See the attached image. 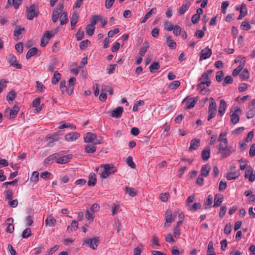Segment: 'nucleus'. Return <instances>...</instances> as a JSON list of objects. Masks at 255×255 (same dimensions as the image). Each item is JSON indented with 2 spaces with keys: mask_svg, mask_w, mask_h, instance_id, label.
I'll use <instances>...</instances> for the list:
<instances>
[{
  "mask_svg": "<svg viewBox=\"0 0 255 255\" xmlns=\"http://www.w3.org/2000/svg\"><path fill=\"white\" fill-rule=\"evenodd\" d=\"M72 158L71 154L64 155L63 152H59L52 154L45 159V164H49L51 162H56L58 164H63L68 162Z\"/></svg>",
  "mask_w": 255,
  "mask_h": 255,
  "instance_id": "obj_1",
  "label": "nucleus"
},
{
  "mask_svg": "<svg viewBox=\"0 0 255 255\" xmlns=\"http://www.w3.org/2000/svg\"><path fill=\"white\" fill-rule=\"evenodd\" d=\"M218 153L221 154V158H225L233 152L235 150L232 146L228 145V140H225L222 142H219L218 146Z\"/></svg>",
  "mask_w": 255,
  "mask_h": 255,
  "instance_id": "obj_2",
  "label": "nucleus"
},
{
  "mask_svg": "<svg viewBox=\"0 0 255 255\" xmlns=\"http://www.w3.org/2000/svg\"><path fill=\"white\" fill-rule=\"evenodd\" d=\"M104 171L100 174V176L103 179L108 178L111 174L117 171V169L112 165L106 164L102 165Z\"/></svg>",
  "mask_w": 255,
  "mask_h": 255,
  "instance_id": "obj_3",
  "label": "nucleus"
},
{
  "mask_svg": "<svg viewBox=\"0 0 255 255\" xmlns=\"http://www.w3.org/2000/svg\"><path fill=\"white\" fill-rule=\"evenodd\" d=\"M210 104L208 107V121H210L214 118L216 115L217 104L215 100L213 98L209 99Z\"/></svg>",
  "mask_w": 255,
  "mask_h": 255,
  "instance_id": "obj_4",
  "label": "nucleus"
},
{
  "mask_svg": "<svg viewBox=\"0 0 255 255\" xmlns=\"http://www.w3.org/2000/svg\"><path fill=\"white\" fill-rule=\"evenodd\" d=\"M38 13V9L37 6L32 4L29 7H27L26 10V18L29 20L33 19L36 17Z\"/></svg>",
  "mask_w": 255,
  "mask_h": 255,
  "instance_id": "obj_5",
  "label": "nucleus"
},
{
  "mask_svg": "<svg viewBox=\"0 0 255 255\" xmlns=\"http://www.w3.org/2000/svg\"><path fill=\"white\" fill-rule=\"evenodd\" d=\"M242 113V110L240 108H237L233 110L231 109L230 112L231 116V123L235 125L238 123L240 120V115Z\"/></svg>",
  "mask_w": 255,
  "mask_h": 255,
  "instance_id": "obj_6",
  "label": "nucleus"
},
{
  "mask_svg": "<svg viewBox=\"0 0 255 255\" xmlns=\"http://www.w3.org/2000/svg\"><path fill=\"white\" fill-rule=\"evenodd\" d=\"M56 32L53 31H46L43 34L41 39L40 45L42 47H45L48 43L50 38L53 37Z\"/></svg>",
  "mask_w": 255,
  "mask_h": 255,
  "instance_id": "obj_7",
  "label": "nucleus"
},
{
  "mask_svg": "<svg viewBox=\"0 0 255 255\" xmlns=\"http://www.w3.org/2000/svg\"><path fill=\"white\" fill-rule=\"evenodd\" d=\"M102 143V139L97 140L92 144H89L85 145V151L87 153H93L96 150V145L100 144Z\"/></svg>",
  "mask_w": 255,
  "mask_h": 255,
  "instance_id": "obj_8",
  "label": "nucleus"
},
{
  "mask_svg": "<svg viewBox=\"0 0 255 255\" xmlns=\"http://www.w3.org/2000/svg\"><path fill=\"white\" fill-rule=\"evenodd\" d=\"M99 238L94 237L92 239H86L84 241V243L89 245V247L93 250H96L99 244Z\"/></svg>",
  "mask_w": 255,
  "mask_h": 255,
  "instance_id": "obj_9",
  "label": "nucleus"
},
{
  "mask_svg": "<svg viewBox=\"0 0 255 255\" xmlns=\"http://www.w3.org/2000/svg\"><path fill=\"white\" fill-rule=\"evenodd\" d=\"M63 8V4L59 3L57 7L55 8L53 12L52 19L53 22H56L59 17L60 14L62 12Z\"/></svg>",
  "mask_w": 255,
  "mask_h": 255,
  "instance_id": "obj_10",
  "label": "nucleus"
},
{
  "mask_svg": "<svg viewBox=\"0 0 255 255\" xmlns=\"http://www.w3.org/2000/svg\"><path fill=\"white\" fill-rule=\"evenodd\" d=\"M211 55L212 50L209 47H206L201 51L200 60L208 59L211 57Z\"/></svg>",
  "mask_w": 255,
  "mask_h": 255,
  "instance_id": "obj_11",
  "label": "nucleus"
},
{
  "mask_svg": "<svg viewBox=\"0 0 255 255\" xmlns=\"http://www.w3.org/2000/svg\"><path fill=\"white\" fill-rule=\"evenodd\" d=\"M245 177L251 182H253L255 180V174H253V169L250 166L246 169Z\"/></svg>",
  "mask_w": 255,
  "mask_h": 255,
  "instance_id": "obj_12",
  "label": "nucleus"
},
{
  "mask_svg": "<svg viewBox=\"0 0 255 255\" xmlns=\"http://www.w3.org/2000/svg\"><path fill=\"white\" fill-rule=\"evenodd\" d=\"M165 223H170L171 222H176V216L174 213L172 215L171 211L170 210L166 211L165 214Z\"/></svg>",
  "mask_w": 255,
  "mask_h": 255,
  "instance_id": "obj_13",
  "label": "nucleus"
},
{
  "mask_svg": "<svg viewBox=\"0 0 255 255\" xmlns=\"http://www.w3.org/2000/svg\"><path fill=\"white\" fill-rule=\"evenodd\" d=\"M200 82L199 83V87L201 88L202 84H205L207 87L211 84V81L209 79L208 74L203 73L200 79Z\"/></svg>",
  "mask_w": 255,
  "mask_h": 255,
  "instance_id": "obj_14",
  "label": "nucleus"
},
{
  "mask_svg": "<svg viewBox=\"0 0 255 255\" xmlns=\"http://www.w3.org/2000/svg\"><path fill=\"white\" fill-rule=\"evenodd\" d=\"M227 107V103L224 99L220 100V105L218 108V113L220 117H222L225 113Z\"/></svg>",
  "mask_w": 255,
  "mask_h": 255,
  "instance_id": "obj_15",
  "label": "nucleus"
},
{
  "mask_svg": "<svg viewBox=\"0 0 255 255\" xmlns=\"http://www.w3.org/2000/svg\"><path fill=\"white\" fill-rule=\"evenodd\" d=\"M80 137V134L77 132H72L66 134L65 138L67 141H73L76 140Z\"/></svg>",
  "mask_w": 255,
  "mask_h": 255,
  "instance_id": "obj_16",
  "label": "nucleus"
},
{
  "mask_svg": "<svg viewBox=\"0 0 255 255\" xmlns=\"http://www.w3.org/2000/svg\"><path fill=\"white\" fill-rule=\"evenodd\" d=\"M97 137V135L92 132H88L84 136V141L86 143H91L94 142V141Z\"/></svg>",
  "mask_w": 255,
  "mask_h": 255,
  "instance_id": "obj_17",
  "label": "nucleus"
},
{
  "mask_svg": "<svg viewBox=\"0 0 255 255\" xmlns=\"http://www.w3.org/2000/svg\"><path fill=\"white\" fill-rule=\"evenodd\" d=\"M7 59L9 63L12 66L15 67L18 69L21 68V65L17 63L16 58L15 56L10 54L8 56Z\"/></svg>",
  "mask_w": 255,
  "mask_h": 255,
  "instance_id": "obj_18",
  "label": "nucleus"
},
{
  "mask_svg": "<svg viewBox=\"0 0 255 255\" xmlns=\"http://www.w3.org/2000/svg\"><path fill=\"white\" fill-rule=\"evenodd\" d=\"M191 0H185L184 3L180 7L179 9V13L180 15L184 14L186 11L189 9L191 4Z\"/></svg>",
  "mask_w": 255,
  "mask_h": 255,
  "instance_id": "obj_19",
  "label": "nucleus"
},
{
  "mask_svg": "<svg viewBox=\"0 0 255 255\" xmlns=\"http://www.w3.org/2000/svg\"><path fill=\"white\" fill-rule=\"evenodd\" d=\"M224 196L222 194H218L215 196L214 207L220 206L223 201Z\"/></svg>",
  "mask_w": 255,
  "mask_h": 255,
  "instance_id": "obj_20",
  "label": "nucleus"
},
{
  "mask_svg": "<svg viewBox=\"0 0 255 255\" xmlns=\"http://www.w3.org/2000/svg\"><path fill=\"white\" fill-rule=\"evenodd\" d=\"M200 140L198 138H194L191 141L189 149L191 151L197 149L200 146Z\"/></svg>",
  "mask_w": 255,
  "mask_h": 255,
  "instance_id": "obj_21",
  "label": "nucleus"
},
{
  "mask_svg": "<svg viewBox=\"0 0 255 255\" xmlns=\"http://www.w3.org/2000/svg\"><path fill=\"white\" fill-rule=\"evenodd\" d=\"M123 108L122 107H119L114 110L112 112V117L113 118H120L122 115Z\"/></svg>",
  "mask_w": 255,
  "mask_h": 255,
  "instance_id": "obj_22",
  "label": "nucleus"
},
{
  "mask_svg": "<svg viewBox=\"0 0 255 255\" xmlns=\"http://www.w3.org/2000/svg\"><path fill=\"white\" fill-rule=\"evenodd\" d=\"M166 43L171 49L174 50L176 49L177 46L176 43L172 39L171 36H169L167 37Z\"/></svg>",
  "mask_w": 255,
  "mask_h": 255,
  "instance_id": "obj_23",
  "label": "nucleus"
},
{
  "mask_svg": "<svg viewBox=\"0 0 255 255\" xmlns=\"http://www.w3.org/2000/svg\"><path fill=\"white\" fill-rule=\"evenodd\" d=\"M19 111L18 107L16 106H14L12 109L10 108H7L6 110V112H9L10 118L13 119L17 115L18 112Z\"/></svg>",
  "mask_w": 255,
  "mask_h": 255,
  "instance_id": "obj_24",
  "label": "nucleus"
},
{
  "mask_svg": "<svg viewBox=\"0 0 255 255\" xmlns=\"http://www.w3.org/2000/svg\"><path fill=\"white\" fill-rule=\"evenodd\" d=\"M202 158L203 160H207L210 156V148L209 147H206L202 151Z\"/></svg>",
  "mask_w": 255,
  "mask_h": 255,
  "instance_id": "obj_25",
  "label": "nucleus"
},
{
  "mask_svg": "<svg viewBox=\"0 0 255 255\" xmlns=\"http://www.w3.org/2000/svg\"><path fill=\"white\" fill-rule=\"evenodd\" d=\"M211 169V167L209 164H205L202 166L201 169V173L202 176L207 177Z\"/></svg>",
  "mask_w": 255,
  "mask_h": 255,
  "instance_id": "obj_26",
  "label": "nucleus"
},
{
  "mask_svg": "<svg viewBox=\"0 0 255 255\" xmlns=\"http://www.w3.org/2000/svg\"><path fill=\"white\" fill-rule=\"evenodd\" d=\"M96 175L94 173H90L89 175V180L88 182V185L89 186H94L96 183Z\"/></svg>",
  "mask_w": 255,
  "mask_h": 255,
  "instance_id": "obj_27",
  "label": "nucleus"
},
{
  "mask_svg": "<svg viewBox=\"0 0 255 255\" xmlns=\"http://www.w3.org/2000/svg\"><path fill=\"white\" fill-rule=\"evenodd\" d=\"M197 101V100H195L194 98L189 99L186 102V108L187 109L192 108L195 105Z\"/></svg>",
  "mask_w": 255,
  "mask_h": 255,
  "instance_id": "obj_28",
  "label": "nucleus"
},
{
  "mask_svg": "<svg viewBox=\"0 0 255 255\" xmlns=\"http://www.w3.org/2000/svg\"><path fill=\"white\" fill-rule=\"evenodd\" d=\"M240 174L239 172H231L227 174L226 178L228 180H231L237 179Z\"/></svg>",
  "mask_w": 255,
  "mask_h": 255,
  "instance_id": "obj_29",
  "label": "nucleus"
},
{
  "mask_svg": "<svg viewBox=\"0 0 255 255\" xmlns=\"http://www.w3.org/2000/svg\"><path fill=\"white\" fill-rule=\"evenodd\" d=\"M59 128L60 129H63L64 128H71L75 129L76 128V127L70 123H66L64 122H62L60 123Z\"/></svg>",
  "mask_w": 255,
  "mask_h": 255,
  "instance_id": "obj_30",
  "label": "nucleus"
},
{
  "mask_svg": "<svg viewBox=\"0 0 255 255\" xmlns=\"http://www.w3.org/2000/svg\"><path fill=\"white\" fill-rule=\"evenodd\" d=\"M176 223H182L184 219V214L182 212H176Z\"/></svg>",
  "mask_w": 255,
  "mask_h": 255,
  "instance_id": "obj_31",
  "label": "nucleus"
},
{
  "mask_svg": "<svg viewBox=\"0 0 255 255\" xmlns=\"http://www.w3.org/2000/svg\"><path fill=\"white\" fill-rule=\"evenodd\" d=\"M76 81L75 77H72L69 80V89L68 94H71L73 90V87Z\"/></svg>",
  "mask_w": 255,
  "mask_h": 255,
  "instance_id": "obj_32",
  "label": "nucleus"
},
{
  "mask_svg": "<svg viewBox=\"0 0 255 255\" xmlns=\"http://www.w3.org/2000/svg\"><path fill=\"white\" fill-rule=\"evenodd\" d=\"M37 49L35 47H33L32 48H30L27 52L26 55V59H28L32 56H34L37 53Z\"/></svg>",
  "mask_w": 255,
  "mask_h": 255,
  "instance_id": "obj_33",
  "label": "nucleus"
},
{
  "mask_svg": "<svg viewBox=\"0 0 255 255\" xmlns=\"http://www.w3.org/2000/svg\"><path fill=\"white\" fill-rule=\"evenodd\" d=\"M180 85V82L179 80H176L170 83L168 88L170 90L175 89L179 87Z\"/></svg>",
  "mask_w": 255,
  "mask_h": 255,
  "instance_id": "obj_34",
  "label": "nucleus"
},
{
  "mask_svg": "<svg viewBox=\"0 0 255 255\" xmlns=\"http://www.w3.org/2000/svg\"><path fill=\"white\" fill-rule=\"evenodd\" d=\"M250 76V73L247 69H244L240 74V77L243 80H247Z\"/></svg>",
  "mask_w": 255,
  "mask_h": 255,
  "instance_id": "obj_35",
  "label": "nucleus"
},
{
  "mask_svg": "<svg viewBox=\"0 0 255 255\" xmlns=\"http://www.w3.org/2000/svg\"><path fill=\"white\" fill-rule=\"evenodd\" d=\"M24 31V28L23 27H18L14 31V39L16 40L18 39V37L22 32Z\"/></svg>",
  "mask_w": 255,
  "mask_h": 255,
  "instance_id": "obj_36",
  "label": "nucleus"
},
{
  "mask_svg": "<svg viewBox=\"0 0 255 255\" xmlns=\"http://www.w3.org/2000/svg\"><path fill=\"white\" fill-rule=\"evenodd\" d=\"M60 77V74L57 71H55L52 79V83L54 85L56 84L59 82Z\"/></svg>",
  "mask_w": 255,
  "mask_h": 255,
  "instance_id": "obj_37",
  "label": "nucleus"
},
{
  "mask_svg": "<svg viewBox=\"0 0 255 255\" xmlns=\"http://www.w3.org/2000/svg\"><path fill=\"white\" fill-rule=\"evenodd\" d=\"M95 26L91 25H88L86 30V33L87 35L89 36H92L95 31Z\"/></svg>",
  "mask_w": 255,
  "mask_h": 255,
  "instance_id": "obj_38",
  "label": "nucleus"
},
{
  "mask_svg": "<svg viewBox=\"0 0 255 255\" xmlns=\"http://www.w3.org/2000/svg\"><path fill=\"white\" fill-rule=\"evenodd\" d=\"M126 192L131 197H134L136 195V190L132 187H127Z\"/></svg>",
  "mask_w": 255,
  "mask_h": 255,
  "instance_id": "obj_39",
  "label": "nucleus"
},
{
  "mask_svg": "<svg viewBox=\"0 0 255 255\" xmlns=\"http://www.w3.org/2000/svg\"><path fill=\"white\" fill-rule=\"evenodd\" d=\"M68 21L67 15L66 13L63 12L60 16V23L61 25H64L67 23Z\"/></svg>",
  "mask_w": 255,
  "mask_h": 255,
  "instance_id": "obj_40",
  "label": "nucleus"
},
{
  "mask_svg": "<svg viewBox=\"0 0 255 255\" xmlns=\"http://www.w3.org/2000/svg\"><path fill=\"white\" fill-rule=\"evenodd\" d=\"M148 47V46L147 43L143 44L139 52V54L140 55V56L142 57L144 55L145 53L147 50Z\"/></svg>",
  "mask_w": 255,
  "mask_h": 255,
  "instance_id": "obj_41",
  "label": "nucleus"
},
{
  "mask_svg": "<svg viewBox=\"0 0 255 255\" xmlns=\"http://www.w3.org/2000/svg\"><path fill=\"white\" fill-rule=\"evenodd\" d=\"M39 180V173L38 171H33L30 178L31 182H37Z\"/></svg>",
  "mask_w": 255,
  "mask_h": 255,
  "instance_id": "obj_42",
  "label": "nucleus"
},
{
  "mask_svg": "<svg viewBox=\"0 0 255 255\" xmlns=\"http://www.w3.org/2000/svg\"><path fill=\"white\" fill-rule=\"evenodd\" d=\"M227 134V133L226 131H223L221 132L219 136L218 141L219 142H222V141L225 140H228L227 138L226 137Z\"/></svg>",
  "mask_w": 255,
  "mask_h": 255,
  "instance_id": "obj_43",
  "label": "nucleus"
},
{
  "mask_svg": "<svg viewBox=\"0 0 255 255\" xmlns=\"http://www.w3.org/2000/svg\"><path fill=\"white\" fill-rule=\"evenodd\" d=\"M31 235V231L29 228H26L22 232L21 237L22 238H26Z\"/></svg>",
  "mask_w": 255,
  "mask_h": 255,
  "instance_id": "obj_44",
  "label": "nucleus"
},
{
  "mask_svg": "<svg viewBox=\"0 0 255 255\" xmlns=\"http://www.w3.org/2000/svg\"><path fill=\"white\" fill-rule=\"evenodd\" d=\"M190 208V210L192 212H195L197 210L199 209L201 207V205L200 203H195L193 204L192 205H190L189 206Z\"/></svg>",
  "mask_w": 255,
  "mask_h": 255,
  "instance_id": "obj_45",
  "label": "nucleus"
},
{
  "mask_svg": "<svg viewBox=\"0 0 255 255\" xmlns=\"http://www.w3.org/2000/svg\"><path fill=\"white\" fill-rule=\"evenodd\" d=\"M239 162L240 164V169L243 170L245 169H246L248 165V161L246 159H241L239 160Z\"/></svg>",
  "mask_w": 255,
  "mask_h": 255,
  "instance_id": "obj_46",
  "label": "nucleus"
},
{
  "mask_svg": "<svg viewBox=\"0 0 255 255\" xmlns=\"http://www.w3.org/2000/svg\"><path fill=\"white\" fill-rule=\"evenodd\" d=\"M142 250H143V246L142 245H140L134 249L133 255H141V253Z\"/></svg>",
  "mask_w": 255,
  "mask_h": 255,
  "instance_id": "obj_47",
  "label": "nucleus"
},
{
  "mask_svg": "<svg viewBox=\"0 0 255 255\" xmlns=\"http://www.w3.org/2000/svg\"><path fill=\"white\" fill-rule=\"evenodd\" d=\"M213 197L211 195H209L208 196L207 200L205 203V206L206 209H208L211 207L212 204Z\"/></svg>",
  "mask_w": 255,
  "mask_h": 255,
  "instance_id": "obj_48",
  "label": "nucleus"
},
{
  "mask_svg": "<svg viewBox=\"0 0 255 255\" xmlns=\"http://www.w3.org/2000/svg\"><path fill=\"white\" fill-rule=\"evenodd\" d=\"M149 70L152 73H153L155 72V70H158L159 68V65L158 63L155 62L152 63L149 66Z\"/></svg>",
  "mask_w": 255,
  "mask_h": 255,
  "instance_id": "obj_49",
  "label": "nucleus"
},
{
  "mask_svg": "<svg viewBox=\"0 0 255 255\" xmlns=\"http://www.w3.org/2000/svg\"><path fill=\"white\" fill-rule=\"evenodd\" d=\"M126 162L130 167L132 168H135L136 167L135 163L132 161V157L128 156L126 159Z\"/></svg>",
  "mask_w": 255,
  "mask_h": 255,
  "instance_id": "obj_50",
  "label": "nucleus"
},
{
  "mask_svg": "<svg viewBox=\"0 0 255 255\" xmlns=\"http://www.w3.org/2000/svg\"><path fill=\"white\" fill-rule=\"evenodd\" d=\"M240 14L243 15V16H246L247 14L246 5L244 3H242L241 4V7L240 8Z\"/></svg>",
  "mask_w": 255,
  "mask_h": 255,
  "instance_id": "obj_51",
  "label": "nucleus"
},
{
  "mask_svg": "<svg viewBox=\"0 0 255 255\" xmlns=\"http://www.w3.org/2000/svg\"><path fill=\"white\" fill-rule=\"evenodd\" d=\"M79 19V16L76 12H74L73 13L71 17L70 22L73 24H76Z\"/></svg>",
  "mask_w": 255,
  "mask_h": 255,
  "instance_id": "obj_52",
  "label": "nucleus"
},
{
  "mask_svg": "<svg viewBox=\"0 0 255 255\" xmlns=\"http://www.w3.org/2000/svg\"><path fill=\"white\" fill-rule=\"evenodd\" d=\"M15 94L13 91H10L7 94L6 99L9 102H11L15 99Z\"/></svg>",
  "mask_w": 255,
  "mask_h": 255,
  "instance_id": "obj_53",
  "label": "nucleus"
},
{
  "mask_svg": "<svg viewBox=\"0 0 255 255\" xmlns=\"http://www.w3.org/2000/svg\"><path fill=\"white\" fill-rule=\"evenodd\" d=\"M174 26L170 21H166L164 24V29L167 31H171L173 29Z\"/></svg>",
  "mask_w": 255,
  "mask_h": 255,
  "instance_id": "obj_54",
  "label": "nucleus"
},
{
  "mask_svg": "<svg viewBox=\"0 0 255 255\" xmlns=\"http://www.w3.org/2000/svg\"><path fill=\"white\" fill-rule=\"evenodd\" d=\"M233 82V78L231 76H227L223 82V86H226L228 84H231Z\"/></svg>",
  "mask_w": 255,
  "mask_h": 255,
  "instance_id": "obj_55",
  "label": "nucleus"
},
{
  "mask_svg": "<svg viewBox=\"0 0 255 255\" xmlns=\"http://www.w3.org/2000/svg\"><path fill=\"white\" fill-rule=\"evenodd\" d=\"M90 42L88 40L82 41L80 42L79 47L81 50L85 49L88 45Z\"/></svg>",
  "mask_w": 255,
  "mask_h": 255,
  "instance_id": "obj_56",
  "label": "nucleus"
},
{
  "mask_svg": "<svg viewBox=\"0 0 255 255\" xmlns=\"http://www.w3.org/2000/svg\"><path fill=\"white\" fill-rule=\"evenodd\" d=\"M12 2V5L15 8H17L19 4L21 3L22 0H8V3Z\"/></svg>",
  "mask_w": 255,
  "mask_h": 255,
  "instance_id": "obj_57",
  "label": "nucleus"
},
{
  "mask_svg": "<svg viewBox=\"0 0 255 255\" xmlns=\"http://www.w3.org/2000/svg\"><path fill=\"white\" fill-rule=\"evenodd\" d=\"M241 26L242 29L245 30H248L251 28L249 22L246 21H243Z\"/></svg>",
  "mask_w": 255,
  "mask_h": 255,
  "instance_id": "obj_58",
  "label": "nucleus"
},
{
  "mask_svg": "<svg viewBox=\"0 0 255 255\" xmlns=\"http://www.w3.org/2000/svg\"><path fill=\"white\" fill-rule=\"evenodd\" d=\"M120 208V205L118 204H114L112 208V213L113 215L116 214Z\"/></svg>",
  "mask_w": 255,
  "mask_h": 255,
  "instance_id": "obj_59",
  "label": "nucleus"
},
{
  "mask_svg": "<svg viewBox=\"0 0 255 255\" xmlns=\"http://www.w3.org/2000/svg\"><path fill=\"white\" fill-rule=\"evenodd\" d=\"M172 30H173L174 34L176 36L178 35L182 32L181 29L178 25H175Z\"/></svg>",
  "mask_w": 255,
  "mask_h": 255,
  "instance_id": "obj_60",
  "label": "nucleus"
},
{
  "mask_svg": "<svg viewBox=\"0 0 255 255\" xmlns=\"http://www.w3.org/2000/svg\"><path fill=\"white\" fill-rule=\"evenodd\" d=\"M60 89L62 93H64L67 91V87L66 86L65 81H62L60 84Z\"/></svg>",
  "mask_w": 255,
  "mask_h": 255,
  "instance_id": "obj_61",
  "label": "nucleus"
},
{
  "mask_svg": "<svg viewBox=\"0 0 255 255\" xmlns=\"http://www.w3.org/2000/svg\"><path fill=\"white\" fill-rule=\"evenodd\" d=\"M78 228V224H71L70 226H68L67 228V231L70 233L73 231V229L75 230Z\"/></svg>",
  "mask_w": 255,
  "mask_h": 255,
  "instance_id": "obj_62",
  "label": "nucleus"
},
{
  "mask_svg": "<svg viewBox=\"0 0 255 255\" xmlns=\"http://www.w3.org/2000/svg\"><path fill=\"white\" fill-rule=\"evenodd\" d=\"M84 36V32L83 31L79 30L76 33V39L77 40H81Z\"/></svg>",
  "mask_w": 255,
  "mask_h": 255,
  "instance_id": "obj_63",
  "label": "nucleus"
},
{
  "mask_svg": "<svg viewBox=\"0 0 255 255\" xmlns=\"http://www.w3.org/2000/svg\"><path fill=\"white\" fill-rule=\"evenodd\" d=\"M120 31V29L119 28H116L113 30H110L108 33V35L109 37H112L116 34L119 33Z\"/></svg>",
  "mask_w": 255,
  "mask_h": 255,
  "instance_id": "obj_64",
  "label": "nucleus"
}]
</instances>
